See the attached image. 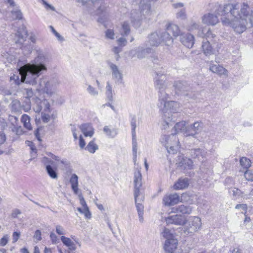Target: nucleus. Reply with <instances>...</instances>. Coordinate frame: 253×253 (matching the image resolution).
I'll return each mask as SVG.
<instances>
[{"mask_svg": "<svg viewBox=\"0 0 253 253\" xmlns=\"http://www.w3.org/2000/svg\"><path fill=\"white\" fill-rule=\"evenodd\" d=\"M221 16V20L224 25H229L238 34H242L247 28L253 26V10L246 2L240 6L238 3H228L219 6L216 14L207 13L202 17V22L208 25H215L219 22L218 17Z\"/></svg>", "mask_w": 253, "mask_h": 253, "instance_id": "f257e3e1", "label": "nucleus"}, {"mask_svg": "<svg viewBox=\"0 0 253 253\" xmlns=\"http://www.w3.org/2000/svg\"><path fill=\"white\" fill-rule=\"evenodd\" d=\"M155 80V87L159 90L157 105L162 113L161 124L166 129L172 125V114L178 112L181 105L177 101L169 100V95L165 91L168 85L165 75L157 74Z\"/></svg>", "mask_w": 253, "mask_h": 253, "instance_id": "f03ea898", "label": "nucleus"}, {"mask_svg": "<svg viewBox=\"0 0 253 253\" xmlns=\"http://www.w3.org/2000/svg\"><path fill=\"white\" fill-rule=\"evenodd\" d=\"M48 55L42 51H38L35 63L25 64L24 68L29 70L27 77L28 82L33 83L35 80H37L39 76L43 72L47 71L45 63L48 62Z\"/></svg>", "mask_w": 253, "mask_h": 253, "instance_id": "7ed1b4c3", "label": "nucleus"}, {"mask_svg": "<svg viewBox=\"0 0 253 253\" xmlns=\"http://www.w3.org/2000/svg\"><path fill=\"white\" fill-rule=\"evenodd\" d=\"M162 235L166 239L163 247L164 251L167 253H174L177 249L178 242L173 231L165 228Z\"/></svg>", "mask_w": 253, "mask_h": 253, "instance_id": "20e7f679", "label": "nucleus"}, {"mask_svg": "<svg viewBox=\"0 0 253 253\" xmlns=\"http://www.w3.org/2000/svg\"><path fill=\"white\" fill-rule=\"evenodd\" d=\"M60 81L58 78L53 77L49 80L42 78L39 83L40 89L51 96L56 93Z\"/></svg>", "mask_w": 253, "mask_h": 253, "instance_id": "39448f33", "label": "nucleus"}, {"mask_svg": "<svg viewBox=\"0 0 253 253\" xmlns=\"http://www.w3.org/2000/svg\"><path fill=\"white\" fill-rule=\"evenodd\" d=\"M140 12L136 10L131 11L130 14V18L132 23L135 27H138L140 25L139 22L142 18V16H148L151 15L152 11L151 9L150 4L148 3L141 2L139 5Z\"/></svg>", "mask_w": 253, "mask_h": 253, "instance_id": "423d86ee", "label": "nucleus"}, {"mask_svg": "<svg viewBox=\"0 0 253 253\" xmlns=\"http://www.w3.org/2000/svg\"><path fill=\"white\" fill-rule=\"evenodd\" d=\"M162 143L165 145L169 153L174 154L179 149V141L177 137L172 134L170 135H164L161 139Z\"/></svg>", "mask_w": 253, "mask_h": 253, "instance_id": "0eeeda50", "label": "nucleus"}, {"mask_svg": "<svg viewBox=\"0 0 253 253\" xmlns=\"http://www.w3.org/2000/svg\"><path fill=\"white\" fill-rule=\"evenodd\" d=\"M25 65L21 67L18 69V75H13L10 77V81H13L16 84H19L21 83H26L32 85L35 84L37 83V80H35L34 82H29L27 79L29 70L24 68Z\"/></svg>", "mask_w": 253, "mask_h": 253, "instance_id": "6e6552de", "label": "nucleus"}, {"mask_svg": "<svg viewBox=\"0 0 253 253\" xmlns=\"http://www.w3.org/2000/svg\"><path fill=\"white\" fill-rule=\"evenodd\" d=\"M202 221L200 217L193 216L190 218L188 224L184 227V232L186 234L194 233L201 229Z\"/></svg>", "mask_w": 253, "mask_h": 253, "instance_id": "1a4fd4ad", "label": "nucleus"}, {"mask_svg": "<svg viewBox=\"0 0 253 253\" xmlns=\"http://www.w3.org/2000/svg\"><path fill=\"white\" fill-rule=\"evenodd\" d=\"M33 109L36 113H40L42 110L43 112L49 113L51 111L50 105L46 99L42 100L38 97L35 98V104Z\"/></svg>", "mask_w": 253, "mask_h": 253, "instance_id": "9d476101", "label": "nucleus"}, {"mask_svg": "<svg viewBox=\"0 0 253 253\" xmlns=\"http://www.w3.org/2000/svg\"><path fill=\"white\" fill-rule=\"evenodd\" d=\"M203 128V124L201 122H196L187 126L185 131L184 136H192L196 137V135L200 133Z\"/></svg>", "mask_w": 253, "mask_h": 253, "instance_id": "9b49d317", "label": "nucleus"}, {"mask_svg": "<svg viewBox=\"0 0 253 253\" xmlns=\"http://www.w3.org/2000/svg\"><path fill=\"white\" fill-rule=\"evenodd\" d=\"M134 198L136 209L139 216L140 222H143V209L144 207L142 202L144 201V196L142 193H139L138 191L134 193Z\"/></svg>", "mask_w": 253, "mask_h": 253, "instance_id": "f8f14e48", "label": "nucleus"}, {"mask_svg": "<svg viewBox=\"0 0 253 253\" xmlns=\"http://www.w3.org/2000/svg\"><path fill=\"white\" fill-rule=\"evenodd\" d=\"M42 162L46 166V171L50 177L54 179H57V168L56 167L53 168L52 166V165H54V161L45 157L43 158Z\"/></svg>", "mask_w": 253, "mask_h": 253, "instance_id": "ddd939ff", "label": "nucleus"}, {"mask_svg": "<svg viewBox=\"0 0 253 253\" xmlns=\"http://www.w3.org/2000/svg\"><path fill=\"white\" fill-rule=\"evenodd\" d=\"M165 221L167 225L174 224L176 225H183L186 222V217L179 214H174L168 216L165 218Z\"/></svg>", "mask_w": 253, "mask_h": 253, "instance_id": "4468645a", "label": "nucleus"}, {"mask_svg": "<svg viewBox=\"0 0 253 253\" xmlns=\"http://www.w3.org/2000/svg\"><path fill=\"white\" fill-rule=\"evenodd\" d=\"M180 202V197L176 193L165 195L163 199V203L165 206H171Z\"/></svg>", "mask_w": 253, "mask_h": 253, "instance_id": "2eb2a0df", "label": "nucleus"}, {"mask_svg": "<svg viewBox=\"0 0 253 253\" xmlns=\"http://www.w3.org/2000/svg\"><path fill=\"white\" fill-rule=\"evenodd\" d=\"M108 66L112 72V78L116 82L121 83L123 80V74L119 67L115 64L109 62Z\"/></svg>", "mask_w": 253, "mask_h": 253, "instance_id": "dca6fc26", "label": "nucleus"}, {"mask_svg": "<svg viewBox=\"0 0 253 253\" xmlns=\"http://www.w3.org/2000/svg\"><path fill=\"white\" fill-rule=\"evenodd\" d=\"M27 36V32L26 29L22 27L19 28L15 34L14 41L16 43L22 44L26 41Z\"/></svg>", "mask_w": 253, "mask_h": 253, "instance_id": "f3484780", "label": "nucleus"}, {"mask_svg": "<svg viewBox=\"0 0 253 253\" xmlns=\"http://www.w3.org/2000/svg\"><path fill=\"white\" fill-rule=\"evenodd\" d=\"M159 33L160 38V44L168 46H171L173 44V39L169 32L167 31H159Z\"/></svg>", "mask_w": 253, "mask_h": 253, "instance_id": "a211bd4d", "label": "nucleus"}, {"mask_svg": "<svg viewBox=\"0 0 253 253\" xmlns=\"http://www.w3.org/2000/svg\"><path fill=\"white\" fill-rule=\"evenodd\" d=\"M160 44V38L159 32L152 33L148 37L146 42V46H158Z\"/></svg>", "mask_w": 253, "mask_h": 253, "instance_id": "6ab92c4d", "label": "nucleus"}, {"mask_svg": "<svg viewBox=\"0 0 253 253\" xmlns=\"http://www.w3.org/2000/svg\"><path fill=\"white\" fill-rule=\"evenodd\" d=\"M180 41L186 47L192 48L194 43V37L193 35L189 33L181 35Z\"/></svg>", "mask_w": 253, "mask_h": 253, "instance_id": "aec40b11", "label": "nucleus"}, {"mask_svg": "<svg viewBox=\"0 0 253 253\" xmlns=\"http://www.w3.org/2000/svg\"><path fill=\"white\" fill-rule=\"evenodd\" d=\"M210 70L213 73L219 76H228V71L222 66L219 64H211L210 66Z\"/></svg>", "mask_w": 253, "mask_h": 253, "instance_id": "412c9836", "label": "nucleus"}, {"mask_svg": "<svg viewBox=\"0 0 253 253\" xmlns=\"http://www.w3.org/2000/svg\"><path fill=\"white\" fill-rule=\"evenodd\" d=\"M142 175L139 169H137L134 172V193L138 191L139 193H142L140 191V188L142 185Z\"/></svg>", "mask_w": 253, "mask_h": 253, "instance_id": "4be33fe9", "label": "nucleus"}, {"mask_svg": "<svg viewBox=\"0 0 253 253\" xmlns=\"http://www.w3.org/2000/svg\"><path fill=\"white\" fill-rule=\"evenodd\" d=\"M167 32L171 33L173 37L176 38L180 34V30L179 27L173 23H168L166 26Z\"/></svg>", "mask_w": 253, "mask_h": 253, "instance_id": "5701e85b", "label": "nucleus"}, {"mask_svg": "<svg viewBox=\"0 0 253 253\" xmlns=\"http://www.w3.org/2000/svg\"><path fill=\"white\" fill-rule=\"evenodd\" d=\"M188 185L189 179L187 178H181L175 183L173 188L176 190L183 189L187 188Z\"/></svg>", "mask_w": 253, "mask_h": 253, "instance_id": "b1692460", "label": "nucleus"}, {"mask_svg": "<svg viewBox=\"0 0 253 253\" xmlns=\"http://www.w3.org/2000/svg\"><path fill=\"white\" fill-rule=\"evenodd\" d=\"M91 2L93 4L100 3V6L97 9L96 13L98 15H105L108 12V7L106 6V4L103 2V0H91Z\"/></svg>", "mask_w": 253, "mask_h": 253, "instance_id": "393cba45", "label": "nucleus"}, {"mask_svg": "<svg viewBox=\"0 0 253 253\" xmlns=\"http://www.w3.org/2000/svg\"><path fill=\"white\" fill-rule=\"evenodd\" d=\"M179 166L183 169H192L193 168V162L187 157H182L179 163Z\"/></svg>", "mask_w": 253, "mask_h": 253, "instance_id": "a878e982", "label": "nucleus"}, {"mask_svg": "<svg viewBox=\"0 0 253 253\" xmlns=\"http://www.w3.org/2000/svg\"><path fill=\"white\" fill-rule=\"evenodd\" d=\"M187 29L188 31H192L195 30H200L202 29L199 23L195 21H191V22L188 25ZM198 36L200 37H204L205 34L203 33V30H202V32L199 31L198 33Z\"/></svg>", "mask_w": 253, "mask_h": 253, "instance_id": "bb28decb", "label": "nucleus"}, {"mask_svg": "<svg viewBox=\"0 0 253 253\" xmlns=\"http://www.w3.org/2000/svg\"><path fill=\"white\" fill-rule=\"evenodd\" d=\"M70 183L71 185V188L74 193L75 194H78L79 193V182H78V176L76 174H72L70 179Z\"/></svg>", "mask_w": 253, "mask_h": 253, "instance_id": "cd10ccee", "label": "nucleus"}, {"mask_svg": "<svg viewBox=\"0 0 253 253\" xmlns=\"http://www.w3.org/2000/svg\"><path fill=\"white\" fill-rule=\"evenodd\" d=\"M81 129L85 136L91 137L94 133V129L90 124H85L81 126Z\"/></svg>", "mask_w": 253, "mask_h": 253, "instance_id": "c85d7f7f", "label": "nucleus"}, {"mask_svg": "<svg viewBox=\"0 0 253 253\" xmlns=\"http://www.w3.org/2000/svg\"><path fill=\"white\" fill-rule=\"evenodd\" d=\"M137 49V56L139 59H142L147 57L149 53H152L153 51V49L149 47H147L145 49L142 47H139Z\"/></svg>", "mask_w": 253, "mask_h": 253, "instance_id": "c756f323", "label": "nucleus"}, {"mask_svg": "<svg viewBox=\"0 0 253 253\" xmlns=\"http://www.w3.org/2000/svg\"><path fill=\"white\" fill-rule=\"evenodd\" d=\"M202 48L204 54L207 56L213 54V47L207 40L203 41Z\"/></svg>", "mask_w": 253, "mask_h": 253, "instance_id": "7c9ffc66", "label": "nucleus"}, {"mask_svg": "<svg viewBox=\"0 0 253 253\" xmlns=\"http://www.w3.org/2000/svg\"><path fill=\"white\" fill-rule=\"evenodd\" d=\"M187 126H186V122L183 121L176 123L174 126V129L176 133L181 132L184 135L185 131L187 130Z\"/></svg>", "mask_w": 253, "mask_h": 253, "instance_id": "2f4dec72", "label": "nucleus"}, {"mask_svg": "<svg viewBox=\"0 0 253 253\" xmlns=\"http://www.w3.org/2000/svg\"><path fill=\"white\" fill-rule=\"evenodd\" d=\"M175 210L177 212H179L183 214H189L192 212V208L190 206L181 205L177 207Z\"/></svg>", "mask_w": 253, "mask_h": 253, "instance_id": "473e14b6", "label": "nucleus"}, {"mask_svg": "<svg viewBox=\"0 0 253 253\" xmlns=\"http://www.w3.org/2000/svg\"><path fill=\"white\" fill-rule=\"evenodd\" d=\"M191 155L193 159H198L200 161L204 158L205 153L201 149H195L191 151Z\"/></svg>", "mask_w": 253, "mask_h": 253, "instance_id": "72a5a7b5", "label": "nucleus"}, {"mask_svg": "<svg viewBox=\"0 0 253 253\" xmlns=\"http://www.w3.org/2000/svg\"><path fill=\"white\" fill-rule=\"evenodd\" d=\"M10 106L12 112L15 113L20 112L23 108L20 101L16 99L14 100L11 102L10 104Z\"/></svg>", "mask_w": 253, "mask_h": 253, "instance_id": "f704fd0d", "label": "nucleus"}, {"mask_svg": "<svg viewBox=\"0 0 253 253\" xmlns=\"http://www.w3.org/2000/svg\"><path fill=\"white\" fill-rule=\"evenodd\" d=\"M61 240L64 245H66L69 248L70 250H75L76 248L75 244L72 241V240L65 236H62L61 237Z\"/></svg>", "mask_w": 253, "mask_h": 253, "instance_id": "c9c22d12", "label": "nucleus"}, {"mask_svg": "<svg viewBox=\"0 0 253 253\" xmlns=\"http://www.w3.org/2000/svg\"><path fill=\"white\" fill-rule=\"evenodd\" d=\"M175 92L179 95L182 93L185 90V86L181 82H176L173 84Z\"/></svg>", "mask_w": 253, "mask_h": 253, "instance_id": "e433bc0d", "label": "nucleus"}, {"mask_svg": "<svg viewBox=\"0 0 253 253\" xmlns=\"http://www.w3.org/2000/svg\"><path fill=\"white\" fill-rule=\"evenodd\" d=\"M21 122L24 126L28 130H31L32 127L30 124V118L26 114H24L21 117Z\"/></svg>", "mask_w": 253, "mask_h": 253, "instance_id": "4c0bfd02", "label": "nucleus"}, {"mask_svg": "<svg viewBox=\"0 0 253 253\" xmlns=\"http://www.w3.org/2000/svg\"><path fill=\"white\" fill-rule=\"evenodd\" d=\"M103 131L109 137L114 138L117 134V130L115 128L111 129L108 126H105L103 128Z\"/></svg>", "mask_w": 253, "mask_h": 253, "instance_id": "58836bf2", "label": "nucleus"}, {"mask_svg": "<svg viewBox=\"0 0 253 253\" xmlns=\"http://www.w3.org/2000/svg\"><path fill=\"white\" fill-rule=\"evenodd\" d=\"M132 153H133V160L134 164L136 161L137 158V143L135 136H132Z\"/></svg>", "mask_w": 253, "mask_h": 253, "instance_id": "ea45409f", "label": "nucleus"}, {"mask_svg": "<svg viewBox=\"0 0 253 253\" xmlns=\"http://www.w3.org/2000/svg\"><path fill=\"white\" fill-rule=\"evenodd\" d=\"M98 145L94 142L93 140L90 141L86 147H85V149L87 150L90 153H94L95 152L98 150Z\"/></svg>", "mask_w": 253, "mask_h": 253, "instance_id": "a19ab883", "label": "nucleus"}, {"mask_svg": "<svg viewBox=\"0 0 253 253\" xmlns=\"http://www.w3.org/2000/svg\"><path fill=\"white\" fill-rule=\"evenodd\" d=\"M240 165L245 169L247 170L251 166V162L250 159L246 157H242L240 160Z\"/></svg>", "mask_w": 253, "mask_h": 253, "instance_id": "79ce46f5", "label": "nucleus"}, {"mask_svg": "<svg viewBox=\"0 0 253 253\" xmlns=\"http://www.w3.org/2000/svg\"><path fill=\"white\" fill-rule=\"evenodd\" d=\"M48 155L51 157V158L52 159V160H54V162L56 163V164L58 163H60L61 164L67 166L68 165V161L65 159L61 160L60 158L57 156H55L52 153H49Z\"/></svg>", "mask_w": 253, "mask_h": 253, "instance_id": "37998d69", "label": "nucleus"}, {"mask_svg": "<svg viewBox=\"0 0 253 253\" xmlns=\"http://www.w3.org/2000/svg\"><path fill=\"white\" fill-rule=\"evenodd\" d=\"M11 19L12 20H20L22 18V13L21 11L18 9L11 11Z\"/></svg>", "mask_w": 253, "mask_h": 253, "instance_id": "c03bdc74", "label": "nucleus"}, {"mask_svg": "<svg viewBox=\"0 0 253 253\" xmlns=\"http://www.w3.org/2000/svg\"><path fill=\"white\" fill-rule=\"evenodd\" d=\"M121 35H127L130 32V27L126 22H124L122 24Z\"/></svg>", "mask_w": 253, "mask_h": 253, "instance_id": "a18cd8bd", "label": "nucleus"}, {"mask_svg": "<svg viewBox=\"0 0 253 253\" xmlns=\"http://www.w3.org/2000/svg\"><path fill=\"white\" fill-rule=\"evenodd\" d=\"M106 94L109 100H112L113 97L112 86L109 82L107 83L106 86Z\"/></svg>", "mask_w": 253, "mask_h": 253, "instance_id": "49530a36", "label": "nucleus"}, {"mask_svg": "<svg viewBox=\"0 0 253 253\" xmlns=\"http://www.w3.org/2000/svg\"><path fill=\"white\" fill-rule=\"evenodd\" d=\"M87 92L91 95L96 96L98 94V91L91 85L88 84L87 88Z\"/></svg>", "mask_w": 253, "mask_h": 253, "instance_id": "de8ad7c7", "label": "nucleus"}, {"mask_svg": "<svg viewBox=\"0 0 253 253\" xmlns=\"http://www.w3.org/2000/svg\"><path fill=\"white\" fill-rule=\"evenodd\" d=\"M244 176L247 180L253 181V172L252 171L246 170L244 172Z\"/></svg>", "mask_w": 253, "mask_h": 253, "instance_id": "09e8293b", "label": "nucleus"}, {"mask_svg": "<svg viewBox=\"0 0 253 253\" xmlns=\"http://www.w3.org/2000/svg\"><path fill=\"white\" fill-rule=\"evenodd\" d=\"M131 126L132 127V136H135V128L136 127L135 117H133L131 121Z\"/></svg>", "mask_w": 253, "mask_h": 253, "instance_id": "8fccbe9b", "label": "nucleus"}, {"mask_svg": "<svg viewBox=\"0 0 253 253\" xmlns=\"http://www.w3.org/2000/svg\"><path fill=\"white\" fill-rule=\"evenodd\" d=\"M42 4L44 5L45 8L47 10H50L51 11H55V8L54 6L51 5V4L48 3L46 1L44 0H41Z\"/></svg>", "mask_w": 253, "mask_h": 253, "instance_id": "3c124183", "label": "nucleus"}, {"mask_svg": "<svg viewBox=\"0 0 253 253\" xmlns=\"http://www.w3.org/2000/svg\"><path fill=\"white\" fill-rule=\"evenodd\" d=\"M9 237L8 235H5L0 240V246L3 247L5 246L8 241Z\"/></svg>", "mask_w": 253, "mask_h": 253, "instance_id": "603ef678", "label": "nucleus"}, {"mask_svg": "<svg viewBox=\"0 0 253 253\" xmlns=\"http://www.w3.org/2000/svg\"><path fill=\"white\" fill-rule=\"evenodd\" d=\"M236 209H241L244 211V214L246 215L247 213V211L248 209V206L247 204H238L235 207Z\"/></svg>", "mask_w": 253, "mask_h": 253, "instance_id": "864d4df0", "label": "nucleus"}, {"mask_svg": "<svg viewBox=\"0 0 253 253\" xmlns=\"http://www.w3.org/2000/svg\"><path fill=\"white\" fill-rule=\"evenodd\" d=\"M176 17L177 18L181 19H185L186 18L185 11L184 9H181L180 11L177 13Z\"/></svg>", "mask_w": 253, "mask_h": 253, "instance_id": "5fc2aeb1", "label": "nucleus"}, {"mask_svg": "<svg viewBox=\"0 0 253 253\" xmlns=\"http://www.w3.org/2000/svg\"><path fill=\"white\" fill-rule=\"evenodd\" d=\"M56 232L59 235H64L65 234L64 228L60 225H57L56 226Z\"/></svg>", "mask_w": 253, "mask_h": 253, "instance_id": "6e6d98bb", "label": "nucleus"}, {"mask_svg": "<svg viewBox=\"0 0 253 253\" xmlns=\"http://www.w3.org/2000/svg\"><path fill=\"white\" fill-rule=\"evenodd\" d=\"M106 37L110 39H114V33L112 30L108 29L105 32Z\"/></svg>", "mask_w": 253, "mask_h": 253, "instance_id": "4d7b16f0", "label": "nucleus"}, {"mask_svg": "<svg viewBox=\"0 0 253 253\" xmlns=\"http://www.w3.org/2000/svg\"><path fill=\"white\" fill-rule=\"evenodd\" d=\"M42 121L44 123H47L50 120V116L48 113L42 112Z\"/></svg>", "mask_w": 253, "mask_h": 253, "instance_id": "13d9d810", "label": "nucleus"}, {"mask_svg": "<svg viewBox=\"0 0 253 253\" xmlns=\"http://www.w3.org/2000/svg\"><path fill=\"white\" fill-rule=\"evenodd\" d=\"M229 192L232 193L233 197L236 199L237 198V197L240 194V191L238 189L235 188H233L230 189Z\"/></svg>", "mask_w": 253, "mask_h": 253, "instance_id": "bf43d9fd", "label": "nucleus"}, {"mask_svg": "<svg viewBox=\"0 0 253 253\" xmlns=\"http://www.w3.org/2000/svg\"><path fill=\"white\" fill-rule=\"evenodd\" d=\"M20 235V232H14L12 234V242L15 243L16 242H17L19 239Z\"/></svg>", "mask_w": 253, "mask_h": 253, "instance_id": "052dcab7", "label": "nucleus"}, {"mask_svg": "<svg viewBox=\"0 0 253 253\" xmlns=\"http://www.w3.org/2000/svg\"><path fill=\"white\" fill-rule=\"evenodd\" d=\"M41 232L39 230H37L34 234V238L37 241H41L42 240Z\"/></svg>", "mask_w": 253, "mask_h": 253, "instance_id": "680f3d73", "label": "nucleus"}, {"mask_svg": "<svg viewBox=\"0 0 253 253\" xmlns=\"http://www.w3.org/2000/svg\"><path fill=\"white\" fill-rule=\"evenodd\" d=\"M113 52L117 55L116 59L118 60L119 58V53L122 51V48L120 47H114L112 49Z\"/></svg>", "mask_w": 253, "mask_h": 253, "instance_id": "e2e57ef3", "label": "nucleus"}, {"mask_svg": "<svg viewBox=\"0 0 253 253\" xmlns=\"http://www.w3.org/2000/svg\"><path fill=\"white\" fill-rule=\"evenodd\" d=\"M85 216V217L88 219H89L91 218V214L90 212L89 211V209L88 207H86L84 209V212L83 213Z\"/></svg>", "mask_w": 253, "mask_h": 253, "instance_id": "0e129e2a", "label": "nucleus"}, {"mask_svg": "<svg viewBox=\"0 0 253 253\" xmlns=\"http://www.w3.org/2000/svg\"><path fill=\"white\" fill-rule=\"evenodd\" d=\"M79 199H80V204L83 206L84 209L86 207H88L86 205V203L84 197L82 196V195L81 194H80L79 195Z\"/></svg>", "mask_w": 253, "mask_h": 253, "instance_id": "69168bd1", "label": "nucleus"}, {"mask_svg": "<svg viewBox=\"0 0 253 253\" xmlns=\"http://www.w3.org/2000/svg\"><path fill=\"white\" fill-rule=\"evenodd\" d=\"M21 213V211L18 209H14L13 210L12 212L11 213V216L13 218H17L18 216Z\"/></svg>", "mask_w": 253, "mask_h": 253, "instance_id": "338daca9", "label": "nucleus"}, {"mask_svg": "<svg viewBox=\"0 0 253 253\" xmlns=\"http://www.w3.org/2000/svg\"><path fill=\"white\" fill-rule=\"evenodd\" d=\"M79 146L81 149L84 148L85 146V142L82 135L79 137Z\"/></svg>", "mask_w": 253, "mask_h": 253, "instance_id": "774afa93", "label": "nucleus"}]
</instances>
